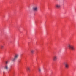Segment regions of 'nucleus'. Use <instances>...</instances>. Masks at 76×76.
<instances>
[{
	"label": "nucleus",
	"mask_w": 76,
	"mask_h": 76,
	"mask_svg": "<svg viewBox=\"0 0 76 76\" xmlns=\"http://www.w3.org/2000/svg\"><path fill=\"white\" fill-rule=\"evenodd\" d=\"M19 56V55L18 54H16L14 56V58H12L11 60L12 61H15V60H17Z\"/></svg>",
	"instance_id": "obj_1"
},
{
	"label": "nucleus",
	"mask_w": 76,
	"mask_h": 76,
	"mask_svg": "<svg viewBox=\"0 0 76 76\" xmlns=\"http://www.w3.org/2000/svg\"><path fill=\"white\" fill-rule=\"evenodd\" d=\"M65 66L66 69H69V65L68 63L66 62L65 63Z\"/></svg>",
	"instance_id": "obj_4"
},
{
	"label": "nucleus",
	"mask_w": 76,
	"mask_h": 76,
	"mask_svg": "<svg viewBox=\"0 0 76 76\" xmlns=\"http://www.w3.org/2000/svg\"><path fill=\"white\" fill-rule=\"evenodd\" d=\"M38 70L39 72H41V69L40 68H39Z\"/></svg>",
	"instance_id": "obj_9"
},
{
	"label": "nucleus",
	"mask_w": 76,
	"mask_h": 76,
	"mask_svg": "<svg viewBox=\"0 0 76 76\" xmlns=\"http://www.w3.org/2000/svg\"><path fill=\"white\" fill-rule=\"evenodd\" d=\"M26 71H27V72H28V71H30V68L29 67H27L26 69Z\"/></svg>",
	"instance_id": "obj_8"
},
{
	"label": "nucleus",
	"mask_w": 76,
	"mask_h": 76,
	"mask_svg": "<svg viewBox=\"0 0 76 76\" xmlns=\"http://www.w3.org/2000/svg\"><path fill=\"white\" fill-rule=\"evenodd\" d=\"M56 7L57 9H59V8H60L61 6L59 4H56Z\"/></svg>",
	"instance_id": "obj_7"
},
{
	"label": "nucleus",
	"mask_w": 76,
	"mask_h": 76,
	"mask_svg": "<svg viewBox=\"0 0 76 76\" xmlns=\"http://www.w3.org/2000/svg\"><path fill=\"white\" fill-rule=\"evenodd\" d=\"M3 48H4V46H3V45H1V49H3Z\"/></svg>",
	"instance_id": "obj_11"
},
{
	"label": "nucleus",
	"mask_w": 76,
	"mask_h": 76,
	"mask_svg": "<svg viewBox=\"0 0 76 76\" xmlns=\"http://www.w3.org/2000/svg\"><path fill=\"white\" fill-rule=\"evenodd\" d=\"M32 10L34 12H38V7L37 6H35L32 8Z\"/></svg>",
	"instance_id": "obj_3"
},
{
	"label": "nucleus",
	"mask_w": 76,
	"mask_h": 76,
	"mask_svg": "<svg viewBox=\"0 0 76 76\" xmlns=\"http://www.w3.org/2000/svg\"><path fill=\"white\" fill-rule=\"evenodd\" d=\"M68 47L69 48V49H70V50H72L73 51L75 50V48H74V46L73 45L69 44L68 45Z\"/></svg>",
	"instance_id": "obj_2"
},
{
	"label": "nucleus",
	"mask_w": 76,
	"mask_h": 76,
	"mask_svg": "<svg viewBox=\"0 0 76 76\" xmlns=\"http://www.w3.org/2000/svg\"><path fill=\"white\" fill-rule=\"evenodd\" d=\"M31 54H33L34 53V50H31Z\"/></svg>",
	"instance_id": "obj_10"
},
{
	"label": "nucleus",
	"mask_w": 76,
	"mask_h": 76,
	"mask_svg": "<svg viewBox=\"0 0 76 76\" xmlns=\"http://www.w3.org/2000/svg\"><path fill=\"white\" fill-rule=\"evenodd\" d=\"M3 73H4V72H3Z\"/></svg>",
	"instance_id": "obj_13"
},
{
	"label": "nucleus",
	"mask_w": 76,
	"mask_h": 76,
	"mask_svg": "<svg viewBox=\"0 0 76 76\" xmlns=\"http://www.w3.org/2000/svg\"><path fill=\"white\" fill-rule=\"evenodd\" d=\"M4 69L6 70H8L9 69V66L8 65H6L4 67Z\"/></svg>",
	"instance_id": "obj_6"
},
{
	"label": "nucleus",
	"mask_w": 76,
	"mask_h": 76,
	"mask_svg": "<svg viewBox=\"0 0 76 76\" xmlns=\"http://www.w3.org/2000/svg\"><path fill=\"white\" fill-rule=\"evenodd\" d=\"M8 63H9L8 61H7L6 62V64H8Z\"/></svg>",
	"instance_id": "obj_12"
},
{
	"label": "nucleus",
	"mask_w": 76,
	"mask_h": 76,
	"mask_svg": "<svg viewBox=\"0 0 76 76\" xmlns=\"http://www.w3.org/2000/svg\"><path fill=\"white\" fill-rule=\"evenodd\" d=\"M57 56H55L53 58V60L54 61H56L57 60Z\"/></svg>",
	"instance_id": "obj_5"
}]
</instances>
